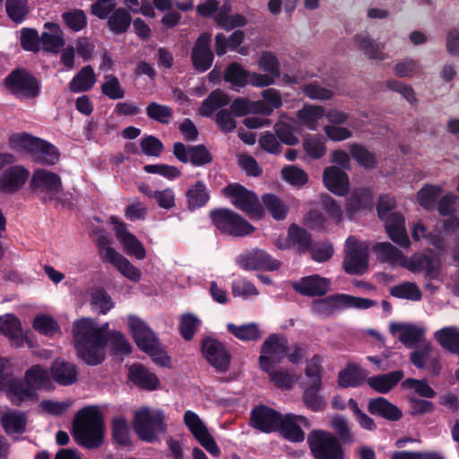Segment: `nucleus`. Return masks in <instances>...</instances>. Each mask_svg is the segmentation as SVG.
Returning a JSON list of instances; mask_svg holds the SVG:
<instances>
[{
    "label": "nucleus",
    "instance_id": "1",
    "mask_svg": "<svg viewBox=\"0 0 459 459\" xmlns=\"http://www.w3.org/2000/svg\"><path fill=\"white\" fill-rule=\"evenodd\" d=\"M108 323L99 326L88 317L74 322L73 335L79 358L86 364L96 366L105 359Z\"/></svg>",
    "mask_w": 459,
    "mask_h": 459
},
{
    "label": "nucleus",
    "instance_id": "2",
    "mask_svg": "<svg viewBox=\"0 0 459 459\" xmlns=\"http://www.w3.org/2000/svg\"><path fill=\"white\" fill-rule=\"evenodd\" d=\"M75 441L89 449L96 448L103 441V421L98 406H87L78 411L74 421Z\"/></svg>",
    "mask_w": 459,
    "mask_h": 459
},
{
    "label": "nucleus",
    "instance_id": "3",
    "mask_svg": "<svg viewBox=\"0 0 459 459\" xmlns=\"http://www.w3.org/2000/svg\"><path fill=\"white\" fill-rule=\"evenodd\" d=\"M395 207V200L390 195H381L377 203V213L389 238L402 247L407 248L411 241L405 228L403 216L397 212H392Z\"/></svg>",
    "mask_w": 459,
    "mask_h": 459
},
{
    "label": "nucleus",
    "instance_id": "4",
    "mask_svg": "<svg viewBox=\"0 0 459 459\" xmlns=\"http://www.w3.org/2000/svg\"><path fill=\"white\" fill-rule=\"evenodd\" d=\"M375 305L376 301L369 299L353 297L348 294H334L314 300L311 310L317 316H330L336 311L346 307L367 309Z\"/></svg>",
    "mask_w": 459,
    "mask_h": 459
},
{
    "label": "nucleus",
    "instance_id": "5",
    "mask_svg": "<svg viewBox=\"0 0 459 459\" xmlns=\"http://www.w3.org/2000/svg\"><path fill=\"white\" fill-rule=\"evenodd\" d=\"M134 429L142 440L155 441L165 431L163 412L147 407L138 410L134 413Z\"/></svg>",
    "mask_w": 459,
    "mask_h": 459
},
{
    "label": "nucleus",
    "instance_id": "6",
    "mask_svg": "<svg viewBox=\"0 0 459 459\" xmlns=\"http://www.w3.org/2000/svg\"><path fill=\"white\" fill-rule=\"evenodd\" d=\"M30 187L43 203H50L54 200L59 202L56 195L62 192L63 184L57 174L44 169H38L32 174Z\"/></svg>",
    "mask_w": 459,
    "mask_h": 459
},
{
    "label": "nucleus",
    "instance_id": "7",
    "mask_svg": "<svg viewBox=\"0 0 459 459\" xmlns=\"http://www.w3.org/2000/svg\"><path fill=\"white\" fill-rule=\"evenodd\" d=\"M210 215L215 227L223 233L234 237H244L255 230L247 221L230 209L212 211Z\"/></svg>",
    "mask_w": 459,
    "mask_h": 459
},
{
    "label": "nucleus",
    "instance_id": "8",
    "mask_svg": "<svg viewBox=\"0 0 459 459\" xmlns=\"http://www.w3.org/2000/svg\"><path fill=\"white\" fill-rule=\"evenodd\" d=\"M307 443L316 459H343L339 440L324 430H313L307 436Z\"/></svg>",
    "mask_w": 459,
    "mask_h": 459
},
{
    "label": "nucleus",
    "instance_id": "9",
    "mask_svg": "<svg viewBox=\"0 0 459 459\" xmlns=\"http://www.w3.org/2000/svg\"><path fill=\"white\" fill-rule=\"evenodd\" d=\"M288 340L281 334L272 333L264 342L260 350L259 366L264 372L271 368L287 356Z\"/></svg>",
    "mask_w": 459,
    "mask_h": 459
},
{
    "label": "nucleus",
    "instance_id": "10",
    "mask_svg": "<svg viewBox=\"0 0 459 459\" xmlns=\"http://www.w3.org/2000/svg\"><path fill=\"white\" fill-rule=\"evenodd\" d=\"M231 204L250 217H260L261 208L257 195L239 184H230L222 189Z\"/></svg>",
    "mask_w": 459,
    "mask_h": 459
},
{
    "label": "nucleus",
    "instance_id": "11",
    "mask_svg": "<svg viewBox=\"0 0 459 459\" xmlns=\"http://www.w3.org/2000/svg\"><path fill=\"white\" fill-rule=\"evenodd\" d=\"M368 264V247L359 243L353 236H350L345 243V257L343 267L350 274H363Z\"/></svg>",
    "mask_w": 459,
    "mask_h": 459
},
{
    "label": "nucleus",
    "instance_id": "12",
    "mask_svg": "<svg viewBox=\"0 0 459 459\" xmlns=\"http://www.w3.org/2000/svg\"><path fill=\"white\" fill-rule=\"evenodd\" d=\"M5 84L11 92L20 99L35 98L40 91L37 79L22 69L13 71L5 78Z\"/></svg>",
    "mask_w": 459,
    "mask_h": 459
},
{
    "label": "nucleus",
    "instance_id": "13",
    "mask_svg": "<svg viewBox=\"0 0 459 459\" xmlns=\"http://www.w3.org/2000/svg\"><path fill=\"white\" fill-rule=\"evenodd\" d=\"M237 264L244 270L276 271L281 263L262 249L245 251L236 258Z\"/></svg>",
    "mask_w": 459,
    "mask_h": 459
},
{
    "label": "nucleus",
    "instance_id": "14",
    "mask_svg": "<svg viewBox=\"0 0 459 459\" xmlns=\"http://www.w3.org/2000/svg\"><path fill=\"white\" fill-rule=\"evenodd\" d=\"M184 422L204 449L213 456L220 455L221 450L214 438L209 433L204 423L195 412L186 411L184 414Z\"/></svg>",
    "mask_w": 459,
    "mask_h": 459
},
{
    "label": "nucleus",
    "instance_id": "15",
    "mask_svg": "<svg viewBox=\"0 0 459 459\" xmlns=\"http://www.w3.org/2000/svg\"><path fill=\"white\" fill-rule=\"evenodd\" d=\"M410 361L419 369H428L432 376L440 372L438 353L428 340L415 347L410 354Z\"/></svg>",
    "mask_w": 459,
    "mask_h": 459
},
{
    "label": "nucleus",
    "instance_id": "16",
    "mask_svg": "<svg viewBox=\"0 0 459 459\" xmlns=\"http://www.w3.org/2000/svg\"><path fill=\"white\" fill-rule=\"evenodd\" d=\"M202 352L208 363L218 372H226L230 364V355L219 341L206 337L202 342Z\"/></svg>",
    "mask_w": 459,
    "mask_h": 459
},
{
    "label": "nucleus",
    "instance_id": "17",
    "mask_svg": "<svg viewBox=\"0 0 459 459\" xmlns=\"http://www.w3.org/2000/svg\"><path fill=\"white\" fill-rule=\"evenodd\" d=\"M173 154L181 162H190L196 167L204 166L212 161V154L203 144L187 148L184 143L178 142L174 143Z\"/></svg>",
    "mask_w": 459,
    "mask_h": 459
},
{
    "label": "nucleus",
    "instance_id": "18",
    "mask_svg": "<svg viewBox=\"0 0 459 459\" xmlns=\"http://www.w3.org/2000/svg\"><path fill=\"white\" fill-rule=\"evenodd\" d=\"M2 390L5 392L7 398L15 406H21L24 403L37 402L39 400L35 388L30 385L25 379L13 378L6 382L5 386Z\"/></svg>",
    "mask_w": 459,
    "mask_h": 459
},
{
    "label": "nucleus",
    "instance_id": "19",
    "mask_svg": "<svg viewBox=\"0 0 459 459\" xmlns=\"http://www.w3.org/2000/svg\"><path fill=\"white\" fill-rule=\"evenodd\" d=\"M390 333L398 335L399 341L407 348H415L426 342V328L413 324L392 323Z\"/></svg>",
    "mask_w": 459,
    "mask_h": 459
},
{
    "label": "nucleus",
    "instance_id": "20",
    "mask_svg": "<svg viewBox=\"0 0 459 459\" xmlns=\"http://www.w3.org/2000/svg\"><path fill=\"white\" fill-rule=\"evenodd\" d=\"M281 418L280 412L261 405L252 410L250 424L262 432L271 433L278 430Z\"/></svg>",
    "mask_w": 459,
    "mask_h": 459
},
{
    "label": "nucleus",
    "instance_id": "21",
    "mask_svg": "<svg viewBox=\"0 0 459 459\" xmlns=\"http://www.w3.org/2000/svg\"><path fill=\"white\" fill-rule=\"evenodd\" d=\"M301 426L309 428L308 419L301 415L288 413L284 416L281 415L278 430L291 442H302L305 439V433L301 429Z\"/></svg>",
    "mask_w": 459,
    "mask_h": 459
},
{
    "label": "nucleus",
    "instance_id": "22",
    "mask_svg": "<svg viewBox=\"0 0 459 459\" xmlns=\"http://www.w3.org/2000/svg\"><path fill=\"white\" fill-rule=\"evenodd\" d=\"M111 222L115 225L116 237L123 245L124 251L138 260H143L146 255V251L143 244L134 235L126 230V224L118 221L115 217H111Z\"/></svg>",
    "mask_w": 459,
    "mask_h": 459
},
{
    "label": "nucleus",
    "instance_id": "23",
    "mask_svg": "<svg viewBox=\"0 0 459 459\" xmlns=\"http://www.w3.org/2000/svg\"><path fill=\"white\" fill-rule=\"evenodd\" d=\"M128 326L137 346L143 351H152L159 342L152 329L139 317L130 316Z\"/></svg>",
    "mask_w": 459,
    "mask_h": 459
},
{
    "label": "nucleus",
    "instance_id": "24",
    "mask_svg": "<svg viewBox=\"0 0 459 459\" xmlns=\"http://www.w3.org/2000/svg\"><path fill=\"white\" fill-rule=\"evenodd\" d=\"M211 36L202 34L196 40L191 53V59L195 69L199 72L207 71L212 65L213 54L211 50Z\"/></svg>",
    "mask_w": 459,
    "mask_h": 459
},
{
    "label": "nucleus",
    "instance_id": "25",
    "mask_svg": "<svg viewBox=\"0 0 459 459\" xmlns=\"http://www.w3.org/2000/svg\"><path fill=\"white\" fill-rule=\"evenodd\" d=\"M331 281L318 274L303 277L292 284L293 289L308 297L324 296L330 290Z\"/></svg>",
    "mask_w": 459,
    "mask_h": 459
},
{
    "label": "nucleus",
    "instance_id": "26",
    "mask_svg": "<svg viewBox=\"0 0 459 459\" xmlns=\"http://www.w3.org/2000/svg\"><path fill=\"white\" fill-rule=\"evenodd\" d=\"M29 170L21 166H13L0 176V192L13 194L20 190L29 178Z\"/></svg>",
    "mask_w": 459,
    "mask_h": 459
},
{
    "label": "nucleus",
    "instance_id": "27",
    "mask_svg": "<svg viewBox=\"0 0 459 459\" xmlns=\"http://www.w3.org/2000/svg\"><path fill=\"white\" fill-rule=\"evenodd\" d=\"M105 259L112 264L121 274L130 281L138 282L141 280V271L112 247H106Z\"/></svg>",
    "mask_w": 459,
    "mask_h": 459
},
{
    "label": "nucleus",
    "instance_id": "28",
    "mask_svg": "<svg viewBox=\"0 0 459 459\" xmlns=\"http://www.w3.org/2000/svg\"><path fill=\"white\" fill-rule=\"evenodd\" d=\"M323 179L326 188L337 195H345L349 191V178L337 167H329L324 170Z\"/></svg>",
    "mask_w": 459,
    "mask_h": 459
},
{
    "label": "nucleus",
    "instance_id": "29",
    "mask_svg": "<svg viewBox=\"0 0 459 459\" xmlns=\"http://www.w3.org/2000/svg\"><path fill=\"white\" fill-rule=\"evenodd\" d=\"M0 333L15 347L23 345L24 334L20 320L13 314L0 316Z\"/></svg>",
    "mask_w": 459,
    "mask_h": 459
},
{
    "label": "nucleus",
    "instance_id": "30",
    "mask_svg": "<svg viewBox=\"0 0 459 459\" xmlns=\"http://www.w3.org/2000/svg\"><path fill=\"white\" fill-rule=\"evenodd\" d=\"M368 411L372 415L390 421L399 420L403 417L402 411L384 397L370 399L368 403Z\"/></svg>",
    "mask_w": 459,
    "mask_h": 459
},
{
    "label": "nucleus",
    "instance_id": "31",
    "mask_svg": "<svg viewBox=\"0 0 459 459\" xmlns=\"http://www.w3.org/2000/svg\"><path fill=\"white\" fill-rule=\"evenodd\" d=\"M44 28L47 30L43 31L40 36V44L43 50L55 54L60 52L65 41L59 26L53 22H46Z\"/></svg>",
    "mask_w": 459,
    "mask_h": 459
},
{
    "label": "nucleus",
    "instance_id": "32",
    "mask_svg": "<svg viewBox=\"0 0 459 459\" xmlns=\"http://www.w3.org/2000/svg\"><path fill=\"white\" fill-rule=\"evenodd\" d=\"M405 268L412 273L424 272L429 279H436L439 274V261L429 255L413 256L407 260Z\"/></svg>",
    "mask_w": 459,
    "mask_h": 459
},
{
    "label": "nucleus",
    "instance_id": "33",
    "mask_svg": "<svg viewBox=\"0 0 459 459\" xmlns=\"http://www.w3.org/2000/svg\"><path fill=\"white\" fill-rule=\"evenodd\" d=\"M27 414L16 410H8L1 416V425L7 435L22 434L26 430Z\"/></svg>",
    "mask_w": 459,
    "mask_h": 459
},
{
    "label": "nucleus",
    "instance_id": "34",
    "mask_svg": "<svg viewBox=\"0 0 459 459\" xmlns=\"http://www.w3.org/2000/svg\"><path fill=\"white\" fill-rule=\"evenodd\" d=\"M404 377L403 370H395L383 375L373 376L367 380L368 385L380 394H387Z\"/></svg>",
    "mask_w": 459,
    "mask_h": 459
},
{
    "label": "nucleus",
    "instance_id": "35",
    "mask_svg": "<svg viewBox=\"0 0 459 459\" xmlns=\"http://www.w3.org/2000/svg\"><path fill=\"white\" fill-rule=\"evenodd\" d=\"M50 372L53 379L61 385H70L77 380V370L73 363L56 359L53 362Z\"/></svg>",
    "mask_w": 459,
    "mask_h": 459
},
{
    "label": "nucleus",
    "instance_id": "36",
    "mask_svg": "<svg viewBox=\"0 0 459 459\" xmlns=\"http://www.w3.org/2000/svg\"><path fill=\"white\" fill-rule=\"evenodd\" d=\"M356 48L370 59L384 60L386 55L383 52L384 45L376 42L368 33H359L354 37Z\"/></svg>",
    "mask_w": 459,
    "mask_h": 459
},
{
    "label": "nucleus",
    "instance_id": "37",
    "mask_svg": "<svg viewBox=\"0 0 459 459\" xmlns=\"http://www.w3.org/2000/svg\"><path fill=\"white\" fill-rule=\"evenodd\" d=\"M128 377L134 385L143 389L155 390L159 385L157 377L139 364H134L129 368Z\"/></svg>",
    "mask_w": 459,
    "mask_h": 459
},
{
    "label": "nucleus",
    "instance_id": "38",
    "mask_svg": "<svg viewBox=\"0 0 459 459\" xmlns=\"http://www.w3.org/2000/svg\"><path fill=\"white\" fill-rule=\"evenodd\" d=\"M378 258L385 263L391 264L393 265H400L403 267L406 266L407 258L403 255L401 250L396 248L389 242L377 243L374 247Z\"/></svg>",
    "mask_w": 459,
    "mask_h": 459
},
{
    "label": "nucleus",
    "instance_id": "39",
    "mask_svg": "<svg viewBox=\"0 0 459 459\" xmlns=\"http://www.w3.org/2000/svg\"><path fill=\"white\" fill-rule=\"evenodd\" d=\"M296 121L286 114H281L278 122L274 125L277 137L287 145H296L299 138L294 134Z\"/></svg>",
    "mask_w": 459,
    "mask_h": 459
},
{
    "label": "nucleus",
    "instance_id": "40",
    "mask_svg": "<svg viewBox=\"0 0 459 459\" xmlns=\"http://www.w3.org/2000/svg\"><path fill=\"white\" fill-rule=\"evenodd\" d=\"M187 208L195 211L204 206L210 199L209 192L205 184L198 180L191 186L186 193Z\"/></svg>",
    "mask_w": 459,
    "mask_h": 459
},
{
    "label": "nucleus",
    "instance_id": "41",
    "mask_svg": "<svg viewBox=\"0 0 459 459\" xmlns=\"http://www.w3.org/2000/svg\"><path fill=\"white\" fill-rule=\"evenodd\" d=\"M96 82V75L91 65L82 67L69 82L72 92H83L90 91Z\"/></svg>",
    "mask_w": 459,
    "mask_h": 459
},
{
    "label": "nucleus",
    "instance_id": "42",
    "mask_svg": "<svg viewBox=\"0 0 459 459\" xmlns=\"http://www.w3.org/2000/svg\"><path fill=\"white\" fill-rule=\"evenodd\" d=\"M325 115V108L321 106L305 105L297 112L299 122L309 130H316L318 121Z\"/></svg>",
    "mask_w": 459,
    "mask_h": 459
},
{
    "label": "nucleus",
    "instance_id": "43",
    "mask_svg": "<svg viewBox=\"0 0 459 459\" xmlns=\"http://www.w3.org/2000/svg\"><path fill=\"white\" fill-rule=\"evenodd\" d=\"M230 102L228 94L221 90L212 91L202 102L200 114L204 117H211L220 108L227 106Z\"/></svg>",
    "mask_w": 459,
    "mask_h": 459
},
{
    "label": "nucleus",
    "instance_id": "44",
    "mask_svg": "<svg viewBox=\"0 0 459 459\" xmlns=\"http://www.w3.org/2000/svg\"><path fill=\"white\" fill-rule=\"evenodd\" d=\"M437 342L451 352L459 354V329L455 326H446L434 333Z\"/></svg>",
    "mask_w": 459,
    "mask_h": 459
},
{
    "label": "nucleus",
    "instance_id": "45",
    "mask_svg": "<svg viewBox=\"0 0 459 459\" xmlns=\"http://www.w3.org/2000/svg\"><path fill=\"white\" fill-rule=\"evenodd\" d=\"M58 150L51 143L39 140L31 154L33 160L45 165H54L59 160Z\"/></svg>",
    "mask_w": 459,
    "mask_h": 459
},
{
    "label": "nucleus",
    "instance_id": "46",
    "mask_svg": "<svg viewBox=\"0 0 459 459\" xmlns=\"http://www.w3.org/2000/svg\"><path fill=\"white\" fill-rule=\"evenodd\" d=\"M228 331L236 338L245 342H255L262 337L259 326L255 323L236 325L232 323L227 325Z\"/></svg>",
    "mask_w": 459,
    "mask_h": 459
},
{
    "label": "nucleus",
    "instance_id": "47",
    "mask_svg": "<svg viewBox=\"0 0 459 459\" xmlns=\"http://www.w3.org/2000/svg\"><path fill=\"white\" fill-rule=\"evenodd\" d=\"M367 372L358 365H350L339 374V385L342 387L357 386L367 377Z\"/></svg>",
    "mask_w": 459,
    "mask_h": 459
},
{
    "label": "nucleus",
    "instance_id": "48",
    "mask_svg": "<svg viewBox=\"0 0 459 459\" xmlns=\"http://www.w3.org/2000/svg\"><path fill=\"white\" fill-rule=\"evenodd\" d=\"M131 22L129 13L124 8H117L108 16V25L115 34H121L127 30Z\"/></svg>",
    "mask_w": 459,
    "mask_h": 459
},
{
    "label": "nucleus",
    "instance_id": "49",
    "mask_svg": "<svg viewBox=\"0 0 459 459\" xmlns=\"http://www.w3.org/2000/svg\"><path fill=\"white\" fill-rule=\"evenodd\" d=\"M390 294L397 299L419 301L422 298L421 290L414 282L404 281L390 289Z\"/></svg>",
    "mask_w": 459,
    "mask_h": 459
},
{
    "label": "nucleus",
    "instance_id": "50",
    "mask_svg": "<svg viewBox=\"0 0 459 459\" xmlns=\"http://www.w3.org/2000/svg\"><path fill=\"white\" fill-rule=\"evenodd\" d=\"M263 204L274 220L281 221L286 218L288 206L276 195L265 194L262 197Z\"/></svg>",
    "mask_w": 459,
    "mask_h": 459
},
{
    "label": "nucleus",
    "instance_id": "51",
    "mask_svg": "<svg viewBox=\"0 0 459 459\" xmlns=\"http://www.w3.org/2000/svg\"><path fill=\"white\" fill-rule=\"evenodd\" d=\"M24 378L30 385L38 389L47 386L50 383V377L48 369L40 365L30 367L26 372Z\"/></svg>",
    "mask_w": 459,
    "mask_h": 459
},
{
    "label": "nucleus",
    "instance_id": "52",
    "mask_svg": "<svg viewBox=\"0 0 459 459\" xmlns=\"http://www.w3.org/2000/svg\"><path fill=\"white\" fill-rule=\"evenodd\" d=\"M352 158L363 168L373 169L377 165L376 155L367 148L359 143H352L350 146Z\"/></svg>",
    "mask_w": 459,
    "mask_h": 459
},
{
    "label": "nucleus",
    "instance_id": "53",
    "mask_svg": "<svg viewBox=\"0 0 459 459\" xmlns=\"http://www.w3.org/2000/svg\"><path fill=\"white\" fill-rule=\"evenodd\" d=\"M5 11L8 17L15 23L22 22L30 13L28 0H6Z\"/></svg>",
    "mask_w": 459,
    "mask_h": 459
},
{
    "label": "nucleus",
    "instance_id": "54",
    "mask_svg": "<svg viewBox=\"0 0 459 459\" xmlns=\"http://www.w3.org/2000/svg\"><path fill=\"white\" fill-rule=\"evenodd\" d=\"M101 92L112 100L123 99L126 95L125 89L121 85L118 78L114 74H106L104 76V82L101 84Z\"/></svg>",
    "mask_w": 459,
    "mask_h": 459
},
{
    "label": "nucleus",
    "instance_id": "55",
    "mask_svg": "<svg viewBox=\"0 0 459 459\" xmlns=\"http://www.w3.org/2000/svg\"><path fill=\"white\" fill-rule=\"evenodd\" d=\"M288 240L299 252L307 251L311 247L310 235L306 230L296 225H291L290 227Z\"/></svg>",
    "mask_w": 459,
    "mask_h": 459
},
{
    "label": "nucleus",
    "instance_id": "56",
    "mask_svg": "<svg viewBox=\"0 0 459 459\" xmlns=\"http://www.w3.org/2000/svg\"><path fill=\"white\" fill-rule=\"evenodd\" d=\"M319 356H314L307 362L305 375L307 378L306 386H313L314 388H321L322 386V366Z\"/></svg>",
    "mask_w": 459,
    "mask_h": 459
},
{
    "label": "nucleus",
    "instance_id": "57",
    "mask_svg": "<svg viewBox=\"0 0 459 459\" xmlns=\"http://www.w3.org/2000/svg\"><path fill=\"white\" fill-rule=\"evenodd\" d=\"M39 138L32 137L28 134H14L9 138V145L16 151H25L30 155L39 145Z\"/></svg>",
    "mask_w": 459,
    "mask_h": 459
},
{
    "label": "nucleus",
    "instance_id": "58",
    "mask_svg": "<svg viewBox=\"0 0 459 459\" xmlns=\"http://www.w3.org/2000/svg\"><path fill=\"white\" fill-rule=\"evenodd\" d=\"M372 205V198L369 192L366 189L354 191L347 200V210L353 213L360 209H365Z\"/></svg>",
    "mask_w": 459,
    "mask_h": 459
},
{
    "label": "nucleus",
    "instance_id": "59",
    "mask_svg": "<svg viewBox=\"0 0 459 459\" xmlns=\"http://www.w3.org/2000/svg\"><path fill=\"white\" fill-rule=\"evenodd\" d=\"M248 78L249 73L240 65L236 63L230 65L224 74V79L226 82L238 87H244L248 83Z\"/></svg>",
    "mask_w": 459,
    "mask_h": 459
},
{
    "label": "nucleus",
    "instance_id": "60",
    "mask_svg": "<svg viewBox=\"0 0 459 459\" xmlns=\"http://www.w3.org/2000/svg\"><path fill=\"white\" fill-rule=\"evenodd\" d=\"M146 114L151 119L160 124H169L173 117L172 109L169 106L154 101L146 107Z\"/></svg>",
    "mask_w": 459,
    "mask_h": 459
},
{
    "label": "nucleus",
    "instance_id": "61",
    "mask_svg": "<svg viewBox=\"0 0 459 459\" xmlns=\"http://www.w3.org/2000/svg\"><path fill=\"white\" fill-rule=\"evenodd\" d=\"M321 388H314L313 386H305L303 394V403L307 408L313 411H320L325 408L326 402L323 396L319 395L317 392Z\"/></svg>",
    "mask_w": 459,
    "mask_h": 459
},
{
    "label": "nucleus",
    "instance_id": "62",
    "mask_svg": "<svg viewBox=\"0 0 459 459\" xmlns=\"http://www.w3.org/2000/svg\"><path fill=\"white\" fill-rule=\"evenodd\" d=\"M201 325L200 319L194 314H186L180 317L178 328L182 337L190 341Z\"/></svg>",
    "mask_w": 459,
    "mask_h": 459
},
{
    "label": "nucleus",
    "instance_id": "63",
    "mask_svg": "<svg viewBox=\"0 0 459 459\" xmlns=\"http://www.w3.org/2000/svg\"><path fill=\"white\" fill-rule=\"evenodd\" d=\"M91 305L101 314H107L113 307L114 302L108 292L103 289H96L91 293Z\"/></svg>",
    "mask_w": 459,
    "mask_h": 459
},
{
    "label": "nucleus",
    "instance_id": "64",
    "mask_svg": "<svg viewBox=\"0 0 459 459\" xmlns=\"http://www.w3.org/2000/svg\"><path fill=\"white\" fill-rule=\"evenodd\" d=\"M441 194V188L435 186H425L417 195L419 204L424 208L430 210L435 207L436 200Z\"/></svg>",
    "mask_w": 459,
    "mask_h": 459
}]
</instances>
